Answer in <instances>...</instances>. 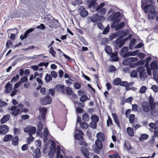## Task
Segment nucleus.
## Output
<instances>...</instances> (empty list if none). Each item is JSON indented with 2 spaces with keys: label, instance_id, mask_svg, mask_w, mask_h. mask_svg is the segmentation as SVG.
<instances>
[{
  "label": "nucleus",
  "instance_id": "nucleus-1",
  "mask_svg": "<svg viewBox=\"0 0 158 158\" xmlns=\"http://www.w3.org/2000/svg\"><path fill=\"white\" fill-rule=\"evenodd\" d=\"M141 7L145 13L150 12L155 9V6L152 4V2L149 1L147 3H143Z\"/></svg>",
  "mask_w": 158,
  "mask_h": 158
},
{
  "label": "nucleus",
  "instance_id": "nucleus-2",
  "mask_svg": "<svg viewBox=\"0 0 158 158\" xmlns=\"http://www.w3.org/2000/svg\"><path fill=\"white\" fill-rule=\"evenodd\" d=\"M105 136L104 134L99 132V150H101L103 148H105L107 145L106 142L105 140Z\"/></svg>",
  "mask_w": 158,
  "mask_h": 158
},
{
  "label": "nucleus",
  "instance_id": "nucleus-3",
  "mask_svg": "<svg viewBox=\"0 0 158 158\" xmlns=\"http://www.w3.org/2000/svg\"><path fill=\"white\" fill-rule=\"evenodd\" d=\"M24 131L25 132H28L29 135H32L35 133L36 128L35 127L29 125L24 128Z\"/></svg>",
  "mask_w": 158,
  "mask_h": 158
},
{
  "label": "nucleus",
  "instance_id": "nucleus-4",
  "mask_svg": "<svg viewBox=\"0 0 158 158\" xmlns=\"http://www.w3.org/2000/svg\"><path fill=\"white\" fill-rule=\"evenodd\" d=\"M78 11L81 17L83 18H85L88 15V11L86 10L85 8L82 6L79 7L78 9Z\"/></svg>",
  "mask_w": 158,
  "mask_h": 158
},
{
  "label": "nucleus",
  "instance_id": "nucleus-5",
  "mask_svg": "<svg viewBox=\"0 0 158 158\" xmlns=\"http://www.w3.org/2000/svg\"><path fill=\"white\" fill-rule=\"evenodd\" d=\"M9 127L5 125H0V135H4L9 131Z\"/></svg>",
  "mask_w": 158,
  "mask_h": 158
},
{
  "label": "nucleus",
  "instance_id": "nucleus-6",
  "mask_svg": "<svg viewBox=\"0 0 158 158\" xmlns=\"http://www.w3.org/2000/svg\"><path fill=\"white\" fill-rule=\"evenodd\" d=\"M16 106H12L10 108H8V109L9 110L13 111L11 112L12 115L15 116L19 114L20 111L19 108H17Z\"/></svg>",
  "mask_w": 158,
  "mask_h": 158
},
{
  "label": "nucleus",
  "instance_id": "nucleus-7",
  "mask_svg": "<svg viewBox=\"0 0 158 158\" xmlns=\"http://www.w3.org/2000/svg\"><path fill=\"white\" fill-rule=\"evenodd\" d=\"M52 98L49 96L47 95L43 99L40 100V103L43 105L50 104L52 102Z\"/></svg>",
  "mask_w": 158,
  "mask_h": 158
},
{
  "label": "nucleus",
  "instance_id": "nucleus-8",
  "mask_svg": "<svg viewBox=\"0 0 158 158\" xmlns=\"http://www.w3.org/2000/svg\"><path fill=\"white\" fill-rule=\"evenodd\" d=\"M88 21L89 22H96L99 19V15L97 14H93L91 17L88 16L87 18Z\"/></svg>",
  "mask_w": 158,
  "mask_h": 158
},
{
  "label": "nucleus",
  "instance_id": "nucleus-9",
  "mask_svg": "<svg viewBox=\"0 0 158 158\" xmlns=\"http://www.w3.org/2000/svg\"><path fill=\"white\" fill-rule=\"evenodd\" d=\"M97 139L95 142V144L93 145V149L95 152L97 154H99V132L97 134Z\"/></svg>",
  "mask_w": 158,
  "mask_h": 158
},
{
  "label": "nucleus",
  "instance_id": "nucleus-10",
  "mask_svg": "<svg viewBox=\"0 0 158 158\" xmlns=\"http://www.w3.org/2000/svg\"><path fill=\"white\" fill-rule=\"evenodd\" d=\"M96 2V0H92L89 3L88 7L89 8L93 6V9L96 11L99 10V6Z\"/></svg>",
  "mask_w": 158,
  "mask_h": 158
},
{
  "label": "nucleus",
  "instance_id": "nucleus-11",
  "mask_svg": "<svg viewBox=\"0 0 158 158\" xmlns=\"http://www.w3.org/2000/svg\"><path fill=\"white\" fill-rule=\"evenodd\" d=\"M142 110L144 112L148 113L149 111V105L147 102H143L142 103Z\"/></svg>",
  "mask_w": 158,
  "mask_h": 158
},
{
  "label": "nucleus",
  "instance_id": "nucleus-12",
  "mask_svg": "<svg viewBox=\"0 0 158 158\" xmlns=\"http://www.w3.org/2000/svg\"><path fill=\"white\" fill-rule=\"evenodd\" d=\"M120 15V13L119 12H117L114 13H112V15L110 16V18L111 21H116L117 20H120L118 19Z\"/></svg>",
  "mask_w": 158,
  "mask_h": 158
},
{
  "label": "nucleus",
  "instance_id": "nucleus-13",
  "mask_svg": "<svg viewBox=\"0 0 158 158\" xmlns=\"http://www.w3.org/2000/svg\"><path fill=\"white\" fill-rule=\"evenodd\" d=\"M120 85L125 87L126 90L128 91L130 90V86L133 85V83L131 82L129 83L127 81H121Z\"/></svg>",
  "mask_w": 158,
  "mask_h": 158
},
{
  "label": "nucleus",
  "instance_id": "nucleus-14",
  "mask_svg": "<svg viewBox=\"0 0 158 158\" xmlns=\"http://www.w3.org/2000/svg\"><path fill=\"white\" fill-rule=\"evenodd\" d=\"M158 14V12L155 10H153L149 12L148 15V18L149 19H155L157 16Z\"/></svg>",
  "mask_w": 158,
  "mask_h": 158
},
{
  "label": "nucleus",
  "instance_id": "nucleus-15",
  "mask_svg": "<svg viewBox=\"0 0 158 158\" xmlns=\"http://www.w3.org/2000/svg\"><path fill=\"white\" fill-rule=\"evenodd\" d=\"M64 85H61L60 84H57L54 87L56 91H60L63 94H65V90L64 89Z\"/></svg>",
  "mask_w": 158,
  "mask_h": 158
},
{
  "label": "nucleus",
  "instance_id": "nucleus-16",
  "mask_svg": "<svg viewBox=\"0 0 158 158\" xmlns=\"http://www.w3.org/2000/svg\"><path fill=\"white\" fill-rule=\"evenodd\" d=\"M5 88V89L4 92L6 93H8L12 89V85L10 84L9 82H8L6 85Z\"/></svg>",
  "mask_w": 158,
  "mask_h": 158
},
{
  "label": "nucleus",
  "instance_id": "nucleus-17",
  "mask_svg": "<svg viewBox=\"0 0 158 158\" xmlns=\"http://www.w3.org/2000/svg\"><path fill=\"white\" fill-rule=\"evenodd\" d=\"M48 131L47 128L45 127L43 133L44 138L43 140L44 142H46L47 141L48 136Z\"/></svg>",
  "mask_w": 158,
  "mask_h": 158
},
{
  "label": "nucleus",
  "instance_id": "nucleus-18",
  "mask_svg": "<svg viewBox=\"0 0 158 158\" xmlns=\"http://www.w3.org/2000/svg\"><path fill=\"white\" fill-rule=\"evenodd\" d=\"M39 110L41 114L42 119L43 121H44L45 117V114L47 112V110L45 108H40Z\"/></svg>",
  "mask_w": 158,
  "mask_h": 158
},
{
  "label": "nucleus",
  "instance_id": "nucleus-19",
  "mask_svg": "<svg viewBox=\"0 0 158 158\" xmlns=\"http://www.w3.org/2000/svg\"><path fill=\"white\" fill-rule=\"evenodd\" d=\"M35 29V28H31L27 30L25 34L24 35H21L20 36V38L21 40H23L26 38L27 37V35L30 33L32 32Z\"/></svg>",
  "mask_w": 158,
  "mask_h": 158
},
{
  "label": "nucleus",
  "instance_id": "nucleus-20",
  "mask_svg": "<svg viewBox=\"0 0 158 158\" xmlns=\"http://www.w3.org/2000/svg\"><path fill=\"white\" fill-rule=\"evenodd\" d=\"M111 60L112 61H118L119 60V58L117 56L118 55V52L112 53L110 54Z\"/></svg>",
  "mask_w": 158,
  "mask_h": 158
},
{
  "label": "nucleus",
  "instance_id": "nucleus-21",
  "mask_svg": "<svg viewBox=\"0 0 158 158\" xmlns=\"http://www.w3.org/2000/svg\"><path fill=\"white\" fill-rule=\"evenodd\" d=\"M81 150L86 158H89V152L86 148L85 147H81Z\"/></svg>",
  "mask_w": 158,
  "mask_h": 158
},
{
  "label": "nucleus",
  "instance_id": "nucleus-22",
  "mask_svg": "<svg viewBox=\"0 0 158 158\" xmlns=\"http://www.w3.org/2000/svg\"><path fill=\"white\" fill-rule=\"evenodd\" d=\"M112 116L115 123L117 124L118 127H120V123L118 119V117L116 113H113Z\"/></svg>",
  "mask_w": 158,
  "mask_h": 158
},
{
  "label": "nucleus",
  "instance_id": "nucleus-23",
  "mask_svg": "<svg viewBox=\"0 0 158 158\" xmlns=\"http://www.w3.org/2000/svg\"><path fill=\"white\" fill-rule=\"evenodd\" d=\"M127 47H124L123 48L120 52V55L123 57H126L127 56H125L126 54L127 53V52L128 51Z\"/></svg>",
  "mask_w": 158,
  "mask_h": 158
},
{
  "label": "nucleus",
  "instance_id": "nucleus-24",
  "mask_svg": "<svg viewBox=\"0 0 158 158\" xmlns=\"http://www.w3.org/2000/svg\"><path fill=\"white\" fill-rule=\"evenodd\" d=\"M10 117V116L9 114L4 115L0 120L1 123L2 124L4 123L9 120Z\"/></svg>",
  "mask_w": 158,
  "mask_h": 158
},
{
  "label": "nucleus",
  "instance_id": "nucleus-25",
  "mask_svg": "<svg viewBox=\"0 0 158 158\" xmlns=\"http://www.w3.org/2000/svg\"><path fill=\"white\" fill-rule=\"evenodd\" d=\"M144 61H139L135 63H132L130 64L129 67L130 68H133L135 66H138L141 64H144Z\"/></svg>",
  "mask_w": 158,
  "mask_h": 158
},
{
  "label": "nucleus",
  "instance_id": "nucleus-26",
  "mask_svg": "<svg viewBox=\"0 0 158 158\" xmlns=\"http://www.w3.org/2000/svg\"><path fill=\"white\" fill-rule=\"evenodd\" d=\"M19 139L18 136H15L12 139L11 142L13 145L16 146L18 145Z\"/></svg>",
  "mask_w": 158,
  "mask_h": 158
},
{
  "label": "nucleus",
  "instance_id": "nucleus-27",
  "mask_svg": "<svg viewBox=\"0 0 158 158\" xmlns=\"http://www.w3.org/2000/svg\"><path fill=\"white\" fill-rule=\"evenodd\" d=\"M41 155L40 149L38 148H36L33 153V156L35 158H39Z\"/></svg>",
  "mask_w": 158,
  "mask_h": 158
},
{
  "label": "nucleus",
  "instance_id": "nucleus-28",
  "mask_svg": "<svg viewBox=\"0 0 158 158\" xmlns=\"http://www.w3.org/2000/svg\"><path fill=\"white\" fill-rule=\"evenodd\" d=\"M127 131L128 135L131 137L133 136L134 135V129L131 127H128L127 128Z\"/></svg>",
  "mask_w": 158,
  "mask_h": 158
},
{
  "label": "nucleus",
  "instance_id": "nucleus-29",
  "mask_svg": "<svg viewBox=\"0 0 158 158\" xmlns=\"http://www.w3.org/2000/svg\"><path fill=\"white\" fill-rule=\"evenodd\" d=\"M150 66L152 70L158 69V65L156 61H152L150 64Z\"/></svg>",
  "mask_w": 158,
  "mask_h": 158
},
{
  "label": "nucleus",
  "instance_id": "nucleus-30",
  "mask_svg": "<svg viewBox=\"0 0 158 158\" xmlns=\"http://www.w3.org/2000/svg\"><path fill=\"white\" fill-rule=\"evenodd\" d=\"M50 150L49 151L55 153L56 150V143L53 141H51V144L50 147Z\"/></svg>",
  "mask_w": 158,
  "mask_h": 158
},
{
  "label": "nucleus",
  "instance_id": "nucleus-31",
  "mask_svg": "<svg viewBox=\"0 0 158 158\" xmlns=\"http://www.w3.org/2000/svg\"><path fill=\"white\" fill-rule=\"evenodd\" d=\"M13 138V136L10 134L5 135L3 138V140L5 142H7L10 141Z\"/></svg>",
  "mask_w": 158,
  "mask_h": 158
},
{
  "label": "nucleus",
  "instance_id": "nucleus-32",
  "mask_svg": "<svg viewBox=\"0 0 158 158\" xmlns=\"http://www.w3.org/2000/svg\"><path fill=\"white\" fill-rule=\"evenodd\" d=\"M82 0H75L74 1H73L71 2L72 5L76 6H79L82 3Z\"/></svg>",
  "mask_w": 158,
  "mask_h": 158
},
{
  "label": "nucleus",
  "instance_id": "nucleus-33",
  "mask_svg": "<svg viewBox=\"0 0 158 158\" xmlns=\"http://www.w3.org/2000/svg\"><path fill=\"white\" fill-rule=\"evenodd\" d=\"M131 63L130 57L125 58L123 61V64L125 65H128Z\"/></svg>",
  "mask_w": 158,
  "mask_h": 158
},
{
  "label": "nucleus",
  "instance_id": "nucleus-34",
  "mask_svg": "<svg viewBox=\"0 0 158 158\" xmlns=\"http://www.w3.org/2000/svg\"><path fill=\"white\" fill-rule=\"evenodd\" d=\"M139 77L141 79L145 78L147 77V75L146 72L143 71H140L139 73Z\"/></svg>",
  "mask_w": 158,
  "mask_h": 158
},
{
  "label": "nucleus",
  "instance_id": "nucleus-35",
  "mask_svg": "<svg viewBox=\"0 0 158 158\" xmlns=\"http://www.w3.org/2000/svg\"><path fill=\"white\" fill-rule=\"evenodd\" d=\"M116 68L113 65L109 66L107 69V71L109 72H115L116 71Z\"/></svg>",
  "mask_w": 158,
  "mask_h": 158
},
{
  "label": "nucleus",
  "instance_id": "nucleus-36",
  "mask_svg": "<svg viewBox=\"0 0 158 158\" xmlns=\"http://www.w3.org/2000/svg\"><path fill=\"white\" fill-rule=\"evenodd\" d=\"M124 147L125 149L127 150H130L132 148L131 143L128 141L125 142Z\"/></svg>",
  "mask_w": 158,
  "mask_h": 158
},
{
  "label": "nucleus",
  "instance_id": "nucleus-37",
  "mask_svg": "<svg viewBox=\"0 0 158 158\" xmlns=\"http://www.w3.org/2000/svg\"><path fill=\"white\" fill-rule=\"evenodd\" d=\"M65 91L68 95H71L72 94L73 91L72 89L69 87H66L64 88Z\"/></svg>",
  "mask_w": 158,
  "mask_h": 158
},
{
  "label": "nucleus",
  "instance_id": "nucleus-38",
  "mask_svg": "<svg viewBox=\"0 0 158 158\" xmlns=\"http://www.w3.org/2000/svg\"><path fill=\"white\" fill-rule=\"evenodd\" d=\"M121 81V79L119 78H117L114 80L113 84L114 85H120Z\"/></svg>",
  "mask_w": 158,
  "mask_h": 158
},
{
  "label": "nucleus",
  "instance_id": "nucleus-39",
  "mask_svg": "<svg viewBox=\"0 0 158 158\" xmlns=\"http://www.w3.org/2000/svg\"><path fill=\"white\" fill-rule=\"evenodd\" d=\"M149 137L148 135L146 134H142L139 138L141 141H143L144 139H147Z\"/></svg>",
  "mask_w": 158,
  "mask_h": 158
},
{
  "label": "nucleus",
  "instance_id": "nucleus-40",
  "mask_svg": "<svg viewBox=\"0 0 158 158\" xmlns=\"http://www.w3.org/2000/svg\"><path fill=\"white\" fill-rule=\"evenodd\" d=\"M129 118V122L131 123H133L135 121V115L133 114H130L129 116H128Z\"/></svg>",
  "mask_w": 158,
  "mask_h": 158
},
{
  "label": "nucleus",
  "instance_id": "nucleus-41",
  "mask_svg": "<svg viewBox=\"0 0 158 158\" xmlns=\"http://www.w3.org/2000/svg\"><path fill=\"white\" fill-rule=\"evenodd\" d=\"M107 126L108 127H109L110 125L111 126L113 124V123L112 119L110 116L108 115V119L106 121Z\"/></svg>",
  "mask_w": 158,
  "mask_h": 158
},
{
  "label": "nucleus",
  "instance_id": "nucleus-42",
  "mask_svg": "<svg viewBox=\"0 0 158 158\" xmlns=\"http://www.w3.org/2000/svg\"><path fill=\"white\" fill-rule=\"evenodd\" d=\"M105 50L106 52L109 54H110L112 53V49L111 47L108 46L106 47Z\"/></svg>",
  "mask_w": 158,
  "mask_h": 158
},
{
  "label": "nucleus",
  "instance_id": "nucleus-43",
  "mask_svg": "<svg viewBox=\"0 0 158 158\" xmlns=\"http://www.w3.org/2000/svg\"><path fill=\"white\" fill-rule=\"evenodd\" d=\"M49 53L54 57H56V52L54 50V49L52 47H51L50 48L49 51Z\"/></svg>",
  "mask_w": 158,
  "mask_h": 158
},
{
  "label": "nucleus",
  "instance_id": "nucleus-44",
  "mask_svg": "<svg viewBox=\"0 0 158 158\" xmlns=\"http://www.w3.org/2000/svg\"><path fill=\"white\" fill-rule=\"evenodd\" d=\"M130 76L132 77H137V70H132Z\"/></svg>",
  "mask_w": 158,
  "mask_h": 158
},
{
  "label": "nucleus",
  "instance_id": "nucleus-45",
  "mask_svg": "<svg viewBox=\"0 0 158 158\" xmlns=\"http://www.w3.org/2000/svg\"><path fill=\"white\" fill-rule=\"evenodd\" d=\"M46 83H48L52 80V77L50 74H47L45 78Z\"/></svg>",
  "mask_w": 158,
  "mask_h": 158
},
{
  "label": "nucleus",
  "instance_id": "nucleus-46",
  "mask_svg": "<svg viewBox=\"0 0 158 158\" xmlns=\"http://www.w3.org/2000/svg\"><path fill=\"white\" fill-rule=\"evenodd\" d=\"M29 137L27 139V143L28 144H29L30 143L33 141L34 140V138L32 136V135H29Z\"/></svg>",
  "mask_w": 158,
  "mask_h": 158
},
{
  "label": "nucleus",
  "instance_id": "nucleus-47",
  "mask_svg": "<svg viewBox=\"0 0 158 158\" xmlns=\"http://www.w3.org/2000/svg\"><path fill=\"white\" fill-rule=\"evenodd\" d=\"M153 75L155 79L158 80V71L154 70L153 71Z\"/></svg>",
  "mask_w": 158,
  "mask_h": 158
},
{
  "label": "nucleus",
  "instance_id": "nucleus-48",
  "mask_svg": "<svg viewBox=\"0 0 158 158\" xmlns=\"http://www.w3.org/2000/svg\"><path fill=\"white\" fill-rule=\"evenodd\" d=\"M149 126L151 128H149L150 130L151 131H153V129H155L157 127L156 126V124L155 123H150L149 124Z\"/></svg>",
  "mask_w": 158,
  "mask_h": 158
},
{
  "label": "nucleus",
  "instance_id": "nucleus-49",
  "mask_svg": "<svg viewBox=\"0 0 158 158\" xmlns=\"http://www.w3.org/2000/svg\"><path fill=\"white\" fill-rule=\"evenodd\" d=\"M91 119L92 120V122H94L96 123L98 122V116L95 115H92L91 117Z\"/></svg>",
  "mask_w": 158,
  "mask_h": 158
},
{
  "label": "nucleus",
  "instance_id": "nucleus-50",
  "mask_svg": "<svg viewBox=\"0 0 158 158\" xmlns=\"http://www.w3.org/2000/svg\"><path fill=\"white\" fill-rule=\"evenodd\" d=\"M112 21L113 22L111 25V27L112 28H114L116 27V26L117 25V24L118 23L120 22V20H119L118 19L116 21Z\"/></svg>",
  "mask_w": 158,
  "mask_h": 158
},
{
  "label": "nucleus",
  "instance_id": "nucleus-51",
  "mask_svg": "<svg viewBox=\"0 0 158 158\" xmlns=\"http://www.w3.org/2000/svg\"><path fill=\"white\" fill-rule=\"evenodd\" d=\"M80 124L81 127L83 129H86L88 127V125L86 123L82 122Z\"/></svg>",
  "mask_w": 158,
  "mask_h": 158
},
{
  "label": "nucleus",
  "instance_id": "nucleus-52",
  "mask_svg": "<svg viewBox=\"0 0 158 158\" xmlns=\"http://www.w3.org/2000/svg\"><path fill=\"white\" fill-rule=\"evenodd\" d=\"M137 52L134 51L132 52H127V53L126 54L125 56H134L136 55Z\"/></svg>",
  "mask_w": 158,
  "mask_h": 158
},
{
  "label": "nucleus",
  "instance_id": "nucleus-53",
  "mask_svg": "<svg viewBox=\"0 0 158 158\" xmlns=\"http://www.w3.org/2000/svg\"><path fill=\"white\" fill-rule=\"evenodd\" d=\"M89 117L87 113H84L83 114L82 116V119L85 121H87L89 119Z\"/></svg>",
  "mask_w": 158,
  "mask_h": 158
},
{
  "label": "nucleus",
  "instance_id": "nucleus-54",
  "mask_svg": "<svg viewBox=\"0 0 158 158\" xmlns=\"http://www.w3.org/2000/svg\"><path fill=\"white\" fill-rule=\"evenodd\" d=\"M106 13V9L105 8H101L99 10V14L102 15H105Z\"/></svg>",
  "mask_w": 158,
  "mask_h": 158
},
{
  "label": "nucleus",
  "instance_id": "nucleus-55",
  "mask_svg": "<svg viewBox=\"0 0 158 158\" xmlns=\"http://www.w3.org/2000/svg\"><path fill=\"white\" fill-rule=\"evenodd\" d=\"M37 129L40 130H42L43 129V125L41 121H39L37 124Z\"/></svg>",
  "mask_w": 158,
  "mask_h": 158
},
{
  "label": "nucleus",
  "instance_id": "nucleus-56",
  "mask_svg": "<svg viewBox=\"0 0 158 158\" xmlns=\"http://www.w3.org/2000/svg\"><path fill=\"white\" fill-rule=\"evenodd\" d=\"M125 24V23L124 22H121L117 26L116 29H118L120 28H122L124 27Z\"/></svg>",
  "mask_w": 158,
  "mask_h": 158
},
{
  "label": "nucleus",
  "instance_id": "nucleus-57",
  "mask_svg": "<svg viewBox=\"0 0 158 158\" xmlns=\"http://www.w3.org/2000/svg\"><path fill=\"white\" fill-rule=\"evenodd\" d=\"M74 88L76 89H79L81 87V84L78 82H75L73 84Z\"/></svg>",
  "mask_w": 158,
  "mask_h": 158
},
{
  "label": "nucleus",
  "instance_id": "nucleus-58",
  "mask_svg": "<svg viewBox=\"0 0 158 158\" xmlns=\"http://www.w3.org/2000/svg\"><path fill=\"white\" fill-rule=\"evenodd\" d=\"M75 138L78 140H81L82 139L81 135L79 133H76L74 135Z\"/></svg>",
  "mask_w": 158,
  "mask_h": 158
},
{
  "label": "nucleus",
  "instance_id": "nucleus-59",
  "mask_svg": "<svg viewBox=\"0 0 158 158\" xmlns=\"http://www.w3.org/2000/svg\"><path fill=\"white\" fill-rule=\"evenodd\" d=\"M136 41V39L135 38L132 39L131 40L129 45V48L130 49H131V46H133L135 45Z\"/></svg>",
  "mask_w": 158,
  "mask_h": 158
},
{
  "label": "nucleus",
  "instance_id": "nucleus-60",
  "mask_svg": "<svg viewBox=\"0 0 158 158\" xmlns=\"http://www.w3.org/2000/svg\"><path fill=\"white\" fill-rule=\"evenodd\" d=\"M8 103L4 101H2L0 99V107H2L6 106L7 105Z\"/></svg>",
  "mask_w": 158,
  "mask_h": 158
},
{
  "label": "nucleus",
  "instance_id": "nucleus-61",
  "mask_svg": "<svg viewBox=\"0 0 158 158\" xmlns=\"http://www.w3.org/2000/svg\"><path fill=\"white\" fill-rule=\"evenodd\" d=\"M19 74H17L16 75V76L15 77H14L13 78L11 79V82H12L13 81H14V82H15L16 81H17L19 79Z\"/></svg>",
  "mask_w": 158,
  "mask_h": 158
},
{
  "label": "nucleus",
  "instance_id": "nucleus-62",
  "mask_svg": "<svg viewBox=\"0 0 158 158\" xmlns=\"http://www.w3.org/2000/svg\"><path fill=\"white\" fill-rule=\"evenodd\" d=\"M96 122H91L89 124V126L90 127L93 128H95L96 127L97 124Z\"/></svg>",
  "mask_w": 158,
  "mask_h": 158
},
{
  "label": "nucleus",
  "instance_id": "nucleus-63",
  "mask_svg": "<svg viewBox=\"0 0 158 158\" xmlns=\"http://www.w3.org/2000/svg\"><path fill=\"white\" fill-rule=\"evenodd\" d=\"M147 89L146 87L145 86H142L140 89V92L141 94L144 93Z\"/></svg>",
  "mask_w": 158,
  "mask_h": 158
},
{
  "label": "nucleus",
  "instance_id": "nucleus-64",
  "mask_svg": "<svg viewBox=\"0 0 158 158\" xmlns=\"http://www.w3.org/2000/svg\"><path fill=\"white\" fill-rule=\"evenodd\" d=\"M154 92H157L158 91V87L156 85H152L151 88Z\"/></svg>",
  "mask_w": 158,
  "mask_h": 158
}]
</instances>
